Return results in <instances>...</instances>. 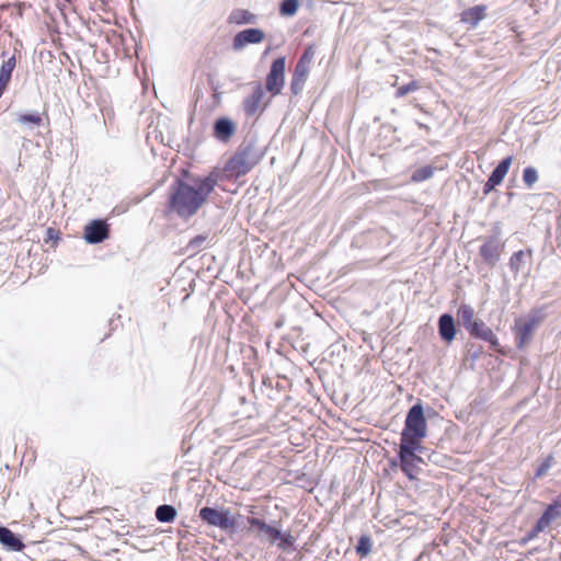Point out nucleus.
<instances>
[{
    "mask_svg": "<svg viewBox=\"0 0 561 561\" xmlns=\"http://www.w3.org/2000/svg\"><path fill=\"white\" fill-rule=\"evenodd\" d=\"M219 180L216 172L195 180L194 186L179 180L170 188L167 211L187 219L194 216L206 203Z\"/></svg>",
    "mask_w": 561,
    "mask_h": 561,
    "instance_id": "nucleus-1",
    "label": "nucleus"
},
{
    "mask_svg": "<svg viewBox=\"0 0 561 561\" xmlns=\"http://www.w3.org/2000/svg\"><path fill=\"white\" fill-rule=\"evenodd\" d=\"M261 156L251 146L240 148L225 164L224 174L227 179H238L250 172L259 162Z\"/></svg>",
    "mask_w": 561,
    "mask_h": 561,
    "instance_id": "nucleus-2",
    "label": "nucleus"
},
{
    "mask_svg": "<svg viewBox=\"0 0 561 561\" xmlns=\"http://www.w3.org/2000/svg\"><path fill=\"white\" fill-rule=\"evenodd\" d=\"M426 431L427 424L423 407L416 403L408 412L400 442L422 445Z\"/></svg>",
    "mask_w": 561,
    "mask_h": 561,
    "instance_id": "nucleus-3",
    "label": "nucleus"
},
{
    "mask_svg": "<svg viewBox=\"0 0 561 561\" xmlns=\"http://www.w3.org/2000/svg\"><path fill=\"white\" fill-rule=\"evenodd\" d=\"M421 448L422 445L420 444L400 442V468L411 481L417 480V476L421 472V465L423 463V459L421 456L416 455V451L421 450Z\"/></svg>",
    "mask_w": 561,
    "mask_h": 561,
    "instance_id": "nucleus-4",
    "label": "nucleus"
},
{
    "mask_svg": "<svg viewBox=\"0 0 561 561\" xmlns=\"http://www.w3.org/2000/svg\"><path fill=\"white\" fill-rule=\"evenodd\" d=\"M198 516L205 524L221 530L232 531L237 526V520L228 508L218 510L206 506L199 510Z\"/></svg>",
    "mask_w": 561,
    "mask_h": 561,
    "instance_id": "nucleus-5",
    "label": "nucleus"
},
{
    "mask_svg": "<svg viewBox=\"0 0 561 561\" xmlns=\"http://www.w3.org/2000/svg\"><path fill=\"white\" fill-rule=\"evenodd\" d=\"M285 69L286 58L284 56L276 58L271 65L265 79V88L272 96H276L282 93L285 84Z\"/></svg>",
    "mask_w": 561,
    "mask_h": 561,
    "instance_id": "nucleus-6",
    "label": "nucleus"
},
{
    "mask_svg": "<svg viewBox=\"0 0 561 561\" xmlns=\"http://www.w3.org/2000/svg\"><path fill=\"white\" fill-rule=\"evenodd\" d=\"M539 324L538 318H530L528 320L518 319L515 322L514 332L516 335V345L518 348L524 347L529 343L531 336Z\"/></svg>",
    "mask_w": 561,
    "mask_h": 561,
    "instance_id": "nucleus-7",
    "label": "nucleus"
},
{
    "mask_svg": "<svg viewBox=\"0 0 561 561\" xmlns=\"http://www.w3.org/2000/svg\"><path fill=\"white\" fill-rule=\"evenodd\" d=\"M513 162V157L508 156L504 158L492 171L491 175L489 176L488 181L485 182L483 186V194L488 195L491 191L495 188V186L500 185L504 178L506 176L511 164Z\"/></svg>",
    "mask_w": 561,
    "mask_h": 561,
    "instance_id": "nucleus-8",
    "label": "nucleus"
},
{
    "mask_svg": "<svg viewBox=\"0 0 561 561\" xmlns=\"http://www.w3.org/2000/svg\"><path fill=\"white\" fill-rule=\"evenodd\" d=\"M110 236V226L100 219L92 220L84 228V239L88 243H100Z\"/></svg>",
    "mask_w": 561,
    "mask_h": 561,
    "instance_id": "nucleus-9",
    "label": "nucleus"
},
{
    "mask_svg": "<svg viewBox=\"0 0 561 561\" xmlns=\"http://www.w3.org/2000/svg\"><path fill=\"white\" fill-rule=\"evenodd\" d=\"M503 250L504 243L495 238H490L480 247V255L488 265L493 267L500 260Z\"/></svg>",
    "mask_w": 561,
    "mask_h": 561,
    "instance_id": "nucleus-10",
    "label": "nucleus"
},
{
    "mask_svg": "<svg viewBox=\"0 0 561 561\" xmlns=\"http://www.w3.org/2000/svg\"><path fill=\"white\" fill-rule=\"evenodd\" d=\"M237 126L232 119L228 117H220L214 123L213 135L221 142H229L236 134Z\"/></svg>",
    "mask_w": 561,
    "mask_h": 561,
    "instance_id": "nucleus-11",
    "label": "nucleus"
},
{
    "mask_svg": "<svg viewBox=\"0 0 561 561\" xmlns=\"http://www.w3.org/2000/svg\"><path fill=\"white\" fill-rule=\"evenodd\" d=\"M264 94L262 85L257 84L252 94L244 99L243 110L247 115H255L257 112H262L266 107V104L262 105Z\"/></svg>",
    "mask_w": 561,
    "mask_h": 561,
    "instance_id": "nucleus-12",
    "label": "nucleus"
},
{
    "mask_svg": "<svg viewBox=\"0 0 561 561\" xmlns=\"http://www.w3.org/2000/svg\"><path fill=\"white\" fill-rule=\"evenodd\" d=\"M486 18V5L477 4L463 10L460 13V22L468 25L469 28H474L478 24Z\"/></svg>",
    "mask_w": 561,
    "mask_h": 561,
    "instance_id": "nucleus-13",
    "label": "nucleus"
},
{
    "mask_svg": "<svg viewBox=\"0 0 561 561\" xmlns=\"http://www.w3.org/2000/svg\"><path fill=\"white\" fill-rule=\"evenodd\" d=\"M264 32L259 28H247L233 38V48L241 49L248 44H259L264 39Z\"/></svg>",
    "mask_w": 561,
    "mask_h": 561,
    "instance_id": "nucleus-14",
    "label": "nucleus"
},
{
    "mask_svg": "<svg viewBox=\"0 0 561 561\" xmlns=\"http://www.w3.org/2000/svg\"><path fill=\"white\" fill-rule=\"evenodd\" d=\"M309 72V66L300 65L299 62L296 64L290 82V90L293 94L297 95L302 91V88L308 79Z\"/></svg>",
    "mask_w": 561,
    "mask_h": 561,
    "instance_id": "nucleus-15",
    "label": "nucleus"
},
{
    "mask_svg": "<svg viewBox=\"0 0 561 561\" xmlns=\"http://www.w3.org/2000/svg\"><path fill=\"white\" fill-rule=\"evenodd\" d=\"M309 72V66L300 65L299 62L296 64L290 82V90L293 94L297 95L302 91V88L308 79Z\"/></svg>",
    "mask_w": 561,
    "mask_h": 561,
    "instance_id": "nucleus-16",
    "label": "nucleus"
},
{
    "mask_svg": "<svg viewBox=\"0 0 561 561\" xmlns=\"http://www.w3.org/2000/svg\"><path fill=\"white\" fill-rule=\"evenodd\" d=\"M438 332L440 337L447 343H450L455 339L456 327L454 318L450 314L444 313L439 317Z\"/></svg>",
    "mask_w": 561,
    "mask_h": 561,
    "instance_id": "nucleus-17",
    "label": "nucleus"
},
{
    "mask_svg": "<svg viewBox=\"0 0 561 561\" xmlns=\"http://www.w3.org/2000/svg\"><path fill=\"white\" fill-rule=\"evenodd\" d=\"M560 516V508H557L552 503L549 504L542 515L537 520L534 530L541 533L547 529L551 523Z\"/></svg>",
    "mask_w": 561,
    "mask_h": 561,
    "instance_id": "nucleus-18",
    "label": "nucleus"
},
{
    "mask_svg": "<svg viewBox=\"0 0 561 561\" xmlns=\"http://www.w3.org/2000/svg\"><path fill=\"white\" fill-rule=\"evenodd\" d=\"M15 57L12 56L8 60L3 61L0 68V98L2 96V94L4 93L10 83L11 76L15 68Z\"/></svg>",
    "mask_w": 561,
    "mask_h": 561,
    "instance_id": "nucleus-19",
    "label": "nucleus"
},
{
    "mask_svg": "<svg viewBox=\"0 0 561 561\" xmlns=\"http://www.w3.org/2000/svg\"><path fill=\"white\" fill-rule=\"evenodd\" d=\"M0 542L14 551H21L24 548L23 542L9 528L0 527Z\"/></svg>",
    "mask_w": 561,
    "mask_h": 561,
    "instance_id": "nucleus-20",
    "label": "nucleus"
},
{
    "mask_svg": "<svg viewBox=\"0 0 561 561\" xmlns=\"http://www.w3.org/2000/svg\"><path fill=\"white\" fill-rule=\"evenodd\" d=\"M255 15L244 9H234L228 16L229 24L242 25L253 23Z\"/></svg>",
    "mask_w": 561,
    "mask_h": 561,
    "instance_id": "nucleus-21",
    "label": "nucleus"
},
{
    "mask_svg": "<svg viewBox=\"0 0 561 561\" xmlns=\"http://www.w3.org/2000/svg\"><path fill=\"white\" fill-rule=\"evenodd\" d=\"M469 334L476 339L485 340L492 337V329L488 327L483 321L477 320L467 330Z\"/></svg>",
    "mask_w": 561,
    "mask_h": 561,
    "instance_id": "nucleus-22",
    "label": "nucleus"
},
{
    "mask_svg": "<svg viewBox=\"0 0 561 561\" xmlns=\"http://www.w3.org/2000/svg\"><path fill=\"white\" fill-rule=\"evenodd\" d=\"M457 316L466 330H469L472 323L477 321L474 309L466 304L458 308Z\"/></svg>",
    "mask_w": 561,
    "mask_h": 561,
    "instance_id": "nucleus-23",
    "label": "nucleus"
},
{
    "mask_svg": "<svg viewBox=\"0 0 561 561\" xmlns=\"http://www.w3.org/2000/svg\"><path fill=\"white\" fill-rule=\"evenodd\" d=\"M533 252L531 250H519L517 252H514L512 256L510 257V267L513 273L517 274L520 272L523 261L526 256L531 257Z\"/></svg>",
    "mask_w": 561,
    "mask_h": 561,
    "instance_id": "nucleus-24",
    "label": "nucleus"
},
{
    "mask_svg": "<svg viewBox=\"0 0 561 561\" xmlns=\"http://www.w3.org/2000/svg\"><path fill=\"white\" fill-rule=\"evenodd\" d=\"M373 550V540L370 536L363 535L358 538L357 545L355 547L356 554L359 558H366Z\"/></svg>",
    "mask_w": 561,
    "mask_h": 561,
    "instance_id": "nucleus-25",
    "label": "nucleus"
},
{
    "mask_svg": "<svg viewBox=\"0 0 561 561\" xmlns=\"http://www.w3.org/2000/svg\"><path fill=\"white\" fill-rule=\"evenodd\" d=\"M176 516V510L171 505H160L156 510V517L159 522L171 523Z\"/></svg>",
    "mask_w": 561,
    "mask_h": 561,
    "instance_id": "nucleus-26",
    "label": "nucleus"
},
{
    "mask_svg": "<svg viewBox=\"0 0 561 561\" xmlns=\"http://www.w3.org/2000/svg\"><path fill=\"white\" fill-rule=\"evenodd\" d=\"M434 174V168L431 165H425L415 170L411 176V181L414 183H420L431 179Z\"/></svg>",
    "mask_w": 561,
    "mask_h": 561,
    "instance_id": "nucleus-27",
    "label": "nucleus"
},
{
    "mask_svg": "<svg viewBox=\"0 0 561 561\" xmlns=\"http://www.w3.org/2000/svg\"><path fill=\"white\" fill-rule=\"evenodd\" d=\"M299 3L298 0H284L280 3L279 12L283 15H294L298 10Z\"/></svg>",
    "mask_w": 561,
    "mask_h": 561,
    "instance_id": "nucleus-28",
    "label": "nucleus"
},
{
    "mask_svg": "<svg viewBox=\"0 0 561 561\" xmlns=\"http://www.w3.org/2000/svg\"><path fill=\"white\" fill-rule=\"evenodd\" d=\"M314 55H316V45L310 44L305 48L304 53L301 54V56L299 57L297 62H299L300 65L310 67V65L314 58Z\"/></svg>",
    "mask_w": 561,
    "mask_h": 561,
    "instance_id": "nucleus-29",
    "label": "nucleus"
},
{
    "mask_svg": "<svg viewBox=\"0 0 561 561\" xmlns=\"http://www.w3.org/2000/svg\"><path fill=\"white\" fill-rule=\"evenodd\" d=\"M523 181L525 185L530 188L538 181L537 170L533 167H527L523 171Z\"/></svg>",
    "mask_w": 561,
    "mask_h": 561,
    "instance_id": "nucleus-30",
    "label": "nucleus"
},
{
    "mask_svg": "<svg viewBox=\"0 0 561 561\" xmlns=\"http://www.w3.org/2000/svg\"><path fill=\"white\" fill-rule=\"evenodd\" d=\"M18 121L23 125L31 124L35 126L42 125L43 122L42 116L38 113L21 114L19 115Z\"/></svg>",
    "mask_w": 561,
    "mask_h": 561,
    "instance_id": "nucleus-31",
    "label": "nucleus"
},
{
    "mask_svg": "<svg viewBox=\"0 0 561 561\" xmlns=\"http://www.w3.org/2000/svg\"><path fill=\"white\" fill-rule=\"evenodd\" d=\"M420 89V83L415 80L409 82L408 84L401 85L396 91V98H403L410 92H414Z\"/></svg>",
    "mask_w": 561,
    "mask_h": 561,
    "instance_id": "nucleus-32",
    "label": "nucleus"
},
{
    "mask_svg": "<svg viewBox=\"0 0 561 561\" xmlns=\"http://www.w3.org/2000/svg\"><path fill=\"white\" fill-rule=\"evenodd\" d=\"M553 461H554V458L552 455L547 456L545 458V460L537 468L536 473H535L536 478H541V477L546 476V473L552 466Z\"/></svg>",
    "mask_w": 561,
    "mask_h": 561,
    "instance_id": "nucleus-33",
    "label": "nucleus"
},
{
    "mask_svg": "<svg viewBox=\"0 0 561 561\" xmlns=\"http://www.w3.org/2000/svg\"><path fill=\"white\" fill-rule=\"evenodd\" d=\"M278 548L283 550L293 547L295 543V537L290 533H280V538H278Z\"/></svg>",
    "mask_w": 561,
    "mask_h": 561,
    "instance_id": "nucleus-34",
    "label": "nucleus"
},
{
    "mask_svg": "<svg viewBox=\"0 0 561 561\" xmlns=\"http://www.w3.org/2000/svg\"><path fill=\"white\" fill-rule=\"evenodd\" d=\"M264 533L267 535V538L272 543L278 540V538H280V531L270 525L267 526Z\"/></svg>",
    "mask_w": 561,
    "mask_h": 561,
    "instance_id": "nucleus-35",
    "label": "nucleus"
},
{
    "mask_svg": "<svg viewBox=\"0 0 561 561\" xmlns=\"http://www.w3.org/2000/svg\"><path fill=\"white\" fill-rule=\"evenodd\" d=\"M248 523L250 524V526L256 527L257 529H260L262 531H265V529L268 526L264 520H262L260 518H255V517L249 518Z\"/></svg>",
    "mask_w": 561,
    "mask_h": 561,
    "instance_id": "nucleus-36",
    "label": "nucleus"
},
{
    "mask_svg": "<svg viewBox=\"0 0 561 561\" xmlns=\"http://www.w3.org/2000/svg\"><path fill=\"white\" fill-rule=\"evenodd\" d=\"M484 341L490 343L491 348L493 351L503 354V351L501 350V345H500L499 339H497V336L493 332H492V337L491 339H485Z\"/></svg>",
    "mask_w": 561,
    "mask_h": 561,
    "instance_id": "nucleus-37",
    "label": "nucleus"
},
{
    "mask_svg": "<svg viewBox=\"0 0 561 561\" xmlns=\"http://www.w3.org/2000/svg\"><path fill=\"white\" fill-rule=\"evenodd\" d=\"M206 240V237L204 236H196L195 238H193L188 245L192 247V248H197L199 247L203 242H205Z\"/></svg>",
    "mask_w": 561,
    "mask_h": 561,
    "instance_id": "nucleus-38",
    "label": "nucleus"
},
{
    "mask_svg": "<svg viewBox=\"0 0 561 561\" xmlns=\"http://www.w3.org/2000/svg\"><path fill=\"white\" fill-rule=\"evenodd\" d=\"M553 505H556L557 508H561V493L553 500Z\"/></svg>",
    "mask_w": 561,
    "mask_h": 561,
    "instance_id": "nucleus-39",
    "label": "nucleus"
},
{
    "mask_svg": "<svg viewBox=\"0 0 561 561\" xmlns=\"http://www.w3.org/2000/svg\"><path fill=\"white\" fill-rule=\"evenodd\" d=\"M65 1H66V2H68V3H72V2H75L76 0H65Z\"/></svg>",
    "mask_w": 561,
    "mask_h": 561,
    "instance_id": "nucleus-40",
    "label": "nucleus"
}]
</instances>
